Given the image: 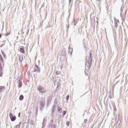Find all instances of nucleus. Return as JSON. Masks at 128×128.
<instances>
[{
	"instance_id": "obj_4",
	"label": "nucleus",
	"mask_w": 128,
	"mask_h": 128,
	"mask_svg": "<svg viewBox=\"0 0 128 128\" xmlns=\"http://www.w3.org/2000/svg\"><path fill=\"white\" fill-rule=\"evenodd\" d=\"M9 116H10V118L12 122H14V120L16 118V116H14V115H12V113H10Z\"/></svg>"
},
{
	"instance_id": "obj_19",
	"label": "nucleus",
	"mask_w": 128,
	"mask_h": 128,
	"mask_svg": "<svg viewBox=\"0 0 128 128\" xmlns=\"http://www.w3.org/2000/svg\"><path fill=\"white\" fill-rule=\"evenodd\" d=\"M68 98H70V95H67L66 97V100H68Z\"/></svg>"
},
{
	"instance_id": "obj_10",
	"label": "nucleus",
	"mask_w": 128,
	"mask_h": 128,
	"mask_svg": "<svg viewBox=\"0 0 128 128\" xmlns=\"http://www.w3.org/2000/svg\"><path fill=\"white\" fill-rule=\"evenodd\" d=\"M114 26H116V28H117L118 25V22L116 20H114Z\"/></svg>"
},
{
	"instance_id": "obj_22",
	"label": "nucleus",
	"mask_w": 128,
	"mask_h": 128,
	"mask_svg": "<svg viewBox=\"0 0 128 128\" xmlns=\"http://www.w3.org/2000/svg\"><path fill=\"white\" fill-rule=\"evenodd\" d=\"M18 88H22V82L19 83Z\"/></svg>"
},
{
	"instance_id": "obj_24",
	"label": "nucleus",
	"mask_w": 128,
	"mask_h": 128,
	"mask_svg": "<svg viewBox=\"0 0 128 128\" xmlns=\"http://www.w3.org/2000/svg\"><path fill=\"white\" fill-rule=\"evenodd\" d=\"M18 118H20V112L18 113Z\"/></svg>"
},
{
	"instance_id": "obj_29",
	"label": "nucleus",
	"mask_w": 128,
	"mask_h": 128,
	"mask_svg": "<svg viewBox=\"0 0 128 128\" xmlns=\"http://www.w3.org/2000/svg\"><path fill=\"white\" fill-rule=\"evenodd\" d=\"M120 10H121V12H122V8H121V9H120Z\"/></svg>"
},
{
	"instance_id": "obj_28",
	"label": "nucleus",
	"mask_w": 128,
	"mask_h": 128,
	"mask_svg": "<svg viewBox=\"0 0 128 128\" xmlns=\"http://www.w3.org/2000/svg\"><path fill=\"white\" fill-rule=\"evenodd\" d=\"M2 38V34H0V38Z\"/></svg>"
},
{
	"instance_id": "obj_15",
	"label": "nucleus",
	"mask_w": 128,
	"mask_h": 128,
	"mask_svg": "<svg viewBox=\"0 0 128 128\" xmlns=\"http://www.w3.org/2000/svg\"><path fill=\"white\" fill-rule=\"evenodd\" d=\"M58 110L59 114H60V112H62V108L60 107H58Z\"/></svg>"
},
{
	"instance_id": "obj_26",
	"label": "nucleus",
	"mask_w": 128,
	"mask_h": 128,
	"mask_svg": "<svg viewBox=\"0 0 128 128\" xmlns=\"http://www.w3.org/2000/svg\"><path fill=\"white\" fill-rule=\"evenodd\" d=\"M114 110H116V106H114Z\"/></svg>"
},
{
	"instance_id": "obj_23",
	"label": "nucleus",
	"mask_w": 128,
	"mask_h": 128,
	"mask_svg": "<svg viewBox=\"0 0 128 128\" xmlns=\"http://www.w3.org/2000/svg\"><path fill=\"white\" fill-rule=\"evenodd\" d=\"M66 126H70V122H68V121L66 122Z\"/></svg>"
},
{
	"instance_id": "obj_3",
	"label": "nucleus",
	"mask_w": 128,
	"mask_h": 128,
	"mask_svg": "<svg viewBox=\"0 0 128 128\" xmlns=\"http://www.w3.org/2000/svg\"><path fill=\"white\" fill-rule=\"evenodd\" d=\"M30 70L32 72H36L38 73L40 72V67H38V65H37L36 64V66L34 68H32Z\"/></svg>"
},
{
	"instance_id": "obj_7",
	"label": "nucleus",
	"mask_w": 128,
	"mask_h": 128,
	"mask_svg": "<svg viewBox=\"0 0 128 128\" xmlns=\"http://www.w3.org/2000/svg\"><path fill=\"white\" fill-rule=\"evenodd\" d=\"M68 54H72V48H70V46L68 48Z\"/></svg>"
},
{
	"instance_id": "obj_2",
	"label": "nucleus",
	"mask_w": 128,
	"mask_h": 128,
	"mask_svg": "<svg viewBox=\"0 0 128 128\" xmlns=\"http://www.w3.org/2000/svg\"><path fill=\"white\" fill-rule=\"evenodd\" d=\"M38 90L40 94H46V88L40 86H38Z\"/></svg>"
},
{
	"instance_id": "obj_6",
	"label": "nucleus",
	"mask_w": 128,
	"mask_h": 128,
	"mask_svg": "<svg viewBox=\"0 0 128 128\" xmlns=\"http://www.w3.org/2000/svg\"><path fill=\"white\" fill-rule=\"evenodd\" d=\"M56 110V104L53 105L52 108V112H54Z\"/></svg>"
},
{
	"instance_id": "obj_20",
	"label": "nucleus",
	"mask_w": 128,
	"mask_h": 128,
	"mask_svg": "<svg viewBox=\"0 0 128 128\" xmlns=\"http://www.w3.org/2000/svg\"><path fill=\"white\" fill-rule=\"evenodd\" d=\"M66 111H64L63 112V116H66Z\"/></svg>"
},
{
	"instance_id": "obj_17",
	"label": "nucleus",
	"mask_w": 128,
	"mask_h": 128,
	"mask_svg": "<svg viewBox=\"0 0 128 128\" xmlns=\"http://www.w3.org/2000/svg\"><path fill=\"white\" fill-rule=\"evenodd\" d=\"M42 126H46V119L44 120V121L42 122Z\"/></svg>"
},
{
	"instance_id": "obj_12",
	"label": "nucleus",
	"mask_w": 128,
	"mask_h": 128,
	"mask_svg": "<svg viewBox=\"0 0 128 128\" xmlns=\"http://www.w3.org/2000/svg\"><path fill=\"white\" fill-rule=\"evenodd\" d=\"M19 60H20V62H22V60H24V58L22 57V55L20 56Z\"/></svg>"
},
{
	"instance_id": "obj_30",
	"label": "nucleus",
	"mask_w": 128,
	"mask_h": 128,
	"mask_svg": "<svg viewBox=\"0 0 128 128\" xmlns=\"http://www.w3.org/2000/svg\"><path fill=\"white\" fill-rule=\"evenodd\" d=\"M38 64H40V61H38Z\"/></svg>"
},
{
	"instance_id": "obj_8",
	"label": "nucleus",
	"mask_w": 128,
	"mask_h": 128,
	"mask_svg": "<svg viewBox=\"0 0 128 128\" xmlns=\"http://www.w3.org/2000/svg\"><path fill=\"white\" fill-rule=\"evenodd\" d=\"M4 88L2 86H0V92H4Z\"/></svg>"
},
{
	"instance_id": "obj_13",
	"label": "nucleus",
	"mask_w": 128,
	"mask_h": 128,
	"mask_svg": "<svg viewBox=\"0 0 128 128\" xmlns=\"http://www.w3.org/2000/svg\"><path fill=\"white\" fill-rule=\"evenodd\" d=\"M20 124H22V122H20L16 126V128H20Z\"/></svg>"
},
{
	"instance_id": "obj_18",
	"label": "nucleus",
	"mask_w": 128,
	"mask_h": 128,
	"mask_svg": "<svg viewBox=\"0 0 128 128\" xmlns=\"http://www.w3.org/2000/svg\"><path fill=\"white\" fill-rule=\"evenodd\" d=\"M52 125H53L52 122L50 123L48 126L49 128H50V126H52Z\"/></svg>"
},
{
	"instance_id": "obj_1",
	"label": "nucleus",
	"mask_w": 128,
	"mask_h": 128,
	"mask_svg": "<svg viewBox=\"0 0 128 128\" xmlns=\"http://www.w3.org/2000/svg\"><path fill=\"white\" fill-rule=\"evenodd\" d=\"M90 54L88 57L86 58L87 62L86 64V70H90V66H92V58L90 57Z\"/></svg>"
},
{
	"instance_id": "obj_14",
	"label": "nucleus",
	"mask_w": 128,
	"mask_h": 128,
	"mask_svg": "<svg viewBox=\"0 0 128 128\" xmlns=\"http://www.w3.org/2000/svg\"><path fill=\"white\" fill-rule=\"evenodd\" d=\"M116 124L118 126H120V120H118L116 122Z\"/></svg>"
},
{
	"instance_id": "obj_9",
	"label": "nucleus",
	"mask_w": 128,
	"mask_h": 128,
	"mask_svg": "<svg viewBox=\"0 0 128 128\" xmlns=\"http://www.w3.org/2000/svg\"><path fill=\"white\" fill-rule=\"evenodd\" d=\"M20 52L22 54H24V48H20Z\"/></svg>"
},
{
	"instance_id": "obj_11",
	"label": "nucleus",
	"mask_w": 128,
	"mask_h": 128,
	"mask_svg": "<svg viewBox=\"0 0 128 128\" xmlns=\"http://www.w3.org/2000/svg\"><path fill=\"white\" fill-rule=\"evenodd\" d=\"M20 100H24V96L20 95L19 98Z\"/></svg>"
},
{
	"instance_id": "obj_5",
	"label": "nucleus",
	"mask_w": 128,
	"mask_h": 128,
	"mask_svg": "<svg viewBox=\"0 0 128 128\" xmlns=\"http://www.w3.org/2000/svg\"><path fill=\"white\" fill-rule=\"evenodd\" d=\"M44 99H42L40 102V106H44Z\"/></svg>"
},
{
	"instance_id": "obj_31",
	"label": "nucleus",
	"mask_w": 128,
	"mask_h": 128,
	"mask_svg": "<svg viewBox=\"0 0 128 128\" xmlns=\"http://www.w3.org/2000/svg\"><path fill=\"white\" fill-rule=\"evenodd\" d=\"M63 0V2H64V0Z\"/></svg>"
},
{
	"instance_id": "obj_27",
	"label": "nucleus",
	"mask_w": 128,
	"mask_h": 128,
	"mask_svg": "<svg viewBox=\"0 0 128 128\" xmlns=\"http://www.w3.org/2000/svg\"><path fill=\"white\" fill-rule=\"evenodd\" d=\"M71 2H72V0H69L70 4Z\"/></svg>"
},
{
	"instance_id": "obj_16",
	"label": "nucleus",
	"mask_w": 128,
	"mask_h": 128,
	"mask_svg": "<svg viewBox=\"0 0 128 128\" xmlns=\"http://www.w3.org/2000/svg\"><path fill=\"white\" fill-rule=\"evenodd\" d=\"M50 128H56V124H53L52 126H50Z\"/></svg>"
},
{
	"instance_id": "obj_25",
	"label": "nucleus",
	"mask_w": 128,
	"mask_h": 128,
	"mask_svg": "<svg viewBox=\"0 0 128 128\" xmlns=\"http://www.w3.org/2000/svg\"><path fill=\"white\" fill-rule=\"evenodd\" d=\"M84 122H88V120H86V119H85L84 120Z\"/></svg>"
},
{
	"instance_id": "obj_21",
	"label": "nucleus",
	"mask_w": 128,
	"mask_h": 128,
	"mask_svg": "<svg viewBox=\"0 0 128 128\" xmlns=\"http://www.w3.org/2000/svg\"><path fill=\"white\" fill-rule=\"evenodd\" d=\"M83 44H84V48H86V42H84V40H83Z\"/></svg>"
}]
</instances>
